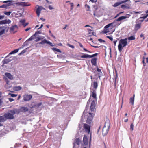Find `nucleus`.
Returning <instances> with one entry per match:
<instances>
[{"mask_svg": "<svg viewBox=\"0 0 148 148\" xmlns=\"http://www.w3.org/2000/svg\"><path fill=\"white\" fill-rule=\"evenodd\" d=\"M27 40L25 42L23 43L22 45V46L23 47H24L25 46L28 45V43L27 42Z\"/></svg>", "mask_w": 148, "mask_h": 148, "instance_id": "obj_42", "label": "nucleus"}, {"mask_svg": "<svg viewBox=\"0 0 148 148\" xmlns=\"http://www.w3.org/2000/svg\"><path fill=\"white\" fill-rule=\"evenodd\" d=\"M141 24H137L135 25V29L136 30H138L141 27Z\"/></svg>", "mask_w": 148, "mask_h": 148, "instance_id": "obj_28", "label": "nucleus"}, {"mask_svg": "<svg viewBox=\"0 0 148 148\" xmlns=\"http://www.w3.org/2000/svg\"><path fill=\"white\" fill-rule=\"evenodd\" d=\"M5 118L4 116H0V122H4L5 120Z\"/></svg>", "mask_w": 148, "mask_h": 148, "instance_id": "obj_33", "label": "nucleus"}, {"mask_svg": "<svg viewBox=\"0 0 148 148\" xmlns=\"http://www.w3.org/2000/svg\"><path fill=\"white\" fill-rule=\"evenodd\" d=\"M46 1L47 3H49V4H52V2H49V1H48V0H46Z\"/></svg>", "mask_w": 148, "mask_h": 148, "instance_id": "obj_62", "label": "nucleus"}, {"mask_svg": "<svg viewBox=\"0 0 148 148\" xmlns=\"http://www.w3.org/2000/svg\"><path fill=\"white\" fill-rule=\"evenodd\" d=\"M79 45L81 47L83 48V46L80 43H79Z\"/></svg>", "mask_w": 148, "mask_h": 148, "instance_id": "obj_63", "label": "nucleus"}, {"mask_svg": "<svg viewBox=\"0 0 148 148\" xmlns=\"http://www.w3.org/2000/svg\"><path fill=\"white\" fill-rule=\"evenodd\" d=\"M41 104L42 103H39L36 104V107H40L41 105Z\"/></svg>", "mask_w": 148, "mask_h": 148, "instance_id": "obj_53", "label": "nucleus"}, {"mask_svg": "<svg viewBox=\"0 0 148 148\" xmlns=\"http://www.w3.org/2000/svg\"><path fill=\"white\" fill-rule=\"evenodd\" d=\"M16 109L10 110L8 113L4 114L5 118L7 119H12L14 118V115L15 114Z\"/></svg>", "mask_w": 148, "mask_h": 148, "instance_id": "obj_2", "label": "nucleus"}, {"mask_svg": "<svg viewBox=\"0 0 148 148\" xmlns=\"http://www.w3.org/2000/svg\"><path fill=\"white\" fill-rule=\"evenodd\" d=\"M18 27L17 25H14L12 26L10 28V32L14 34L18 31Z\"/></svg>", "mask_w": 148, "mask_h": 148, "instance_id": "obj_6", "label": "nucleus"}, {"mask_svg": "<svg viewBox=\"0 0 148 148\" xmlns=\"http://www.w3.org/2000/svg\"><path fill=\"white\" fill-rule=\"evenodd\" d=\"M93 86L94 88L96 89L98 86V83L97 82L94 81L93 82Z\"/></svg>", "mask_w": 148, "mask_h": 148, "instance_id": "obj_31", "label": "nucleus"}, {"mask_svg": "<svg viewBox=\"0 0 148 148\" xmlns=\"http://www.w3.org/2000/svg\"><path fill=\"white\" fill-rule=\"evenodd\" d=\"M67 45L73 48H74V46L73 45H71V44L69 43L67 44Z\"/></svg>", "mask_w": 148, "mask_h": 148, "instance_id": "obj_46", "label": "nucleus"}, {"mask_svg": "<svg viewBox=\"0 0 148 148\" xmlns=\"http://www.w3.org/2000/svg\"><path fill=\"white\" fill-rule=\"evenodd\" d=\"M43 38H41L40 37H37V39L35 40L36 42H37L38 41H39L40 40L42 39Z\"/></svg>", "mask_w": 148, "mask_h": 148, "instance_id": "obj_39", "label": "nucleus"}, {"mask_svg": "<svg viewBox=\"0 0 148 148\" xmlns=\"http://www.w3.org/2000/svg\"><path fill=\"white\" fill-rule=\"evenodd\" d=\"M127 5L128 6H125V5L123 4L121 6V8L124 10L125 9H129L131 8H129V6H128V5Z\"/></svg>", "mask_w": 148, "mask_h": 148, "instance_id": "obj_26", "label": "nucleus"}, {"mask_svg": "<svg viewBox=\"0 0 148 148\" xmlns=\"http://www.w3.org/2000/svg\"><path fill=\"white\" fill-rule=\"evenodd\" d=\"M115 23V21L113 22L109 23L106 25L104 27L105 29L104 32L105 33H106L109 32L110 31V30L113 28L115 26L114 25V24Z\"/></svg>", "mask_w": 148, "mask_h": 148, "instance_id": "obj_4", "label": "nucleus"}, {"mask_svg": "<svg viewBox=\"0 0 148 148\" xmlns=\"http://www.w3.org/2000/svg\"><path fill=\"white\" fill-rule=\"evenodd\" d=\"M83 49L86 52H88V53H90V51H89L87 49H86L85 48H83Z\"/></svg>", "mask_w": 148, "mask_h": 148, "instance_id": "obj_54", "label": "nucleus"}, {"mask_svg": "<svg viewBox=\"0 0 148 148\" xmlns=\"http://www.w3.org/2000/svg\"><path fill=\"white\" fill-rule=\"evenodd\" d=\"M71 10H72L73 8V3H71Z\"/></svg>", "mask_w": 148, "mask_h": 148, "instance_id": "obj_59", "label": "nucleus"}, {"mask_svg": "<svg viewBox=\"0 0 148 148\" xmlns=\"http://www.w3.org/2000/svg\"><path fill=\"white\" fill-rule=\"evenodd\" d=\"M11 21L10 20L7 19L2 20L0 21V25L5 24H10L11 23Z\"/></svg>", "mask_w": 148, "mask_h": 148, "instance_id": "obj_17", "label": "nucleus"}, {"mask_svg": "<svg viewBox=\"0 0 148 148\" xmlns=\"http://www.w3.org/2000/svg\"><path fill=\"white\" fill-rule=\"evenodd\" d=\"M28 24V23H25L24 25H23L24 27H25V26H27Z\"/></svg>", "mask_w": 148, "mask_h": 148, "instance_id": "obj_60", "label": "nucleus"}, {"mask_svg": "<svg viewBox=\"0 0 148 148\" xmlns=\"http://www.w3.org/2000/svg\"><path fill=\"white\" fill-rule=\"evenodd\" d=\"M83 143L85 145H87L88 143V139L87 136L84 135L83 138Z\"/></svg>", "mask_w": 148, "mask_h": 148, "instance_id": "obj_20", "label": "nucleus"}, {"mask_svg": "<svg viewBox=\"0 0 148 148\" xmlns=\"http://www.w3.org/2000/svg\"><path fill=\"white\" fill-rule=\"evenodd\" d=\"M134 125L133 123H132L130 125V130L131 131H132L134 130Z\"/></svg>", "mask_w": 148, "mask_h": 148, "instance_id": "obj_37", "label": "nucleus"}, {"mask_svg": "<svg viewBox=\"0 0 148 148\" xmlns=\"http://www.w3.org/2000/svg\"><path fill=\"white\" fill-rule=\"evenodd\" d=\"M131 16V15L127 14L125 15V16H122L119 17L117 19H116V21H119L122 20H124V21H126L128 20L127 18H128Z\"/></svg>", "mask_w": 148, "mask_h": 148, "instance_id": "obj_5", "label": "nucleus"}, {"mask_svg": "<svg viewBox=\"0 0 148 148\" xmlns=\"http://www.w3.org/2000/svg\"><path fill=\"white\" fill-rule=\"evenodd\" d=\"M97 58H94L91 60V63L93 65L95 66L96 64V61Z\"/></svg>", "mask_w": 148, "mask_h": 148, "instance_id": "obj_24", "label": "nucleus"}, {"mask_svg": "<svg viewBox=\"0 0 148 148\" xmlns=\"http://www.w3.org/2000/svg\"><path fill=\"white\" fill-rule=\"evenodd\" d=\"M110 125V123L108 119L106 120L104 126L102 130V133L103 135H106L108 133Z\"/></svg>", "mask_w": 148, "mask_h": 148, "instance_id": "obj_3", "label": "nucleus"}, {"mask_svg": "<svg viewBox=\"0 0 148 148\" xmlns=\"http://www.w3.org/2000/svg\"><path fill=\"white\" fill-rule=\"evenodd\" d=\"M14 89L15 90L19 91L21 90V87L20 86H16L14 87Z\"/></svg>", "mask_w": 148, "mask_h": 148, "instance_id": "obj_32", "label": "nucleus"}, {"mask_svg": "<svg viewBox=\"0 0 148 148\" xmlns=\"http://www.w3.org/2000/svg\"><path fill=\"white\" fill-rule=\"evenodd\" d=\"M18 50H19L18 49H15L14 50H13V51H12V52H10L9 53L8 55H11V54L16 53L18 52Z\"/></svg>", "mask_w": 148, "mask_h": 148, "instance_id": "obj_30", "label": "nucleus"}, {"mask_svg": "<svg viewBox=\"0 0 148 148\" xmlns=\"http://www.w3.org/2000/svg\"><path fill=\"white\" fill-rule=\"evenodd\" d=\"M30 29H31V28L30 27H29V28H27L26 29H25V31H27L28 30H29Z\"/></svg>", "mask_w": 148, "mask_h": 148, "instance_id": "obj_64", "label": "nucleus"}, {"mask_svg": "<svg viewBox=\"0 0 148 148\" xmlns=\"http://www.w3.org/2000/svg\"><path fill=\"white\" fill-rule=\"evenodd\" d=\"M16 4L18 5H21L23 6H29L31 5L29 3V2H18L16 3Z\"/></svg>", "mask_w": 148, "mask_h": 148, "instance_id": "obj_13", "label": "nucleus"}, {"mask_svg": "<svg viewBox=\"0 0 148 148\" xmlns=\"http://www.w3.org/2000/svg\"><path fill=\"white\" fill-rule=\"evenodd\" d=\"M45 43L48 44L50 46H53L52 43L50 41H47L46 39L44 40H43L41 41L40 42L38 43L39 44L43 45Z\"/></svg>", "mask_w": 148, "mask_h": 148, "instance_id": "obj_14", "label": "nucleus"}, {"mask_svg": "<svg viewBox=\"0 0 148 148\" xmlns=\"http://www.w3.org/2000/svg\"><path fill=\"white\" fill-rule=\"evenodd\" d=\"M42 9V7L41 6H38V8L37 9L36 13L38 17L39 16L40 14L41 11Z\"/></svg>", "mask_w": 148, "mask_h": 148, "instance_id": "obj_18", "label": "nucleus"}, {"mask_svg": "<svg viewBox=\"0 0 148 148\" xmlns=\"http://www.w3.org/2000/svg\"><path fill=\"white\" fill-rule=\"evenodd\" d=\"M7 6L6 4H3L1 6H0V8H6L7 7Z\"/></svg>", "mask_w": 148, "mask_h": 148, "instance_id": "obj_40", "label": "nucleus"}, {"mask_svg": "<svg viewBox=\"0 0 148 148\" xmlns=\"http://www.w3.org/2000/svg\"><path fill=\"white\" fill-rule=\"evenodd\" d=\"M87 30L88 32V36H91L94 35V32L92 30H91L90 29H88Z\"/></svg>", "mask_w": 148, "mask_h": 148, "instance_id": "obj_22", "label": "nucleus"}, {"mask_svg": "<svg viewBox=\"0 0 148 148\" xmlns=\"http://www.w3.org/2000/svg\"><path fill=\"white\" fill-rule=\"evenodd\" d=\"M88 116L87 119L86 120V123L88 124H90L91 123L93 119V116L92 114L91 113H89L88 115H87Z\"/></svg>", "mask_w": 148, "mask_h": 148, "instance_id": "obj_7", "label": "nucleus"}, {"mask_svg": "<svg viewBox=\"0 0 148 148\" xmlns=\"http://www.w3.org/2000/svg\"><path fill=\"white\" fill-rule=\"evenodd\" d=\"M11 12H4V14H5L6 15L9 16Z\"/></svg>", "mask_w": 148, "mask_h": 148, "instance_id": "obj_41", "label": "nucleus"}, {"mask_svg": "<svg viewBox=\"0 0 148 148\" xmlns=\"http://www.w3.org/2000/svg\"><path fill=\"white\" fill-rule=\"evenodd\" d=\"M32 97V96L31 95L25 94L23 96V100L25 101H29Z\"/></svg>", "mask_w": 148, "mask_h": 148, "instance_id": "obj_8", "label": "nucleus"}, {"mask_svg": "<svg viewBox=\"0 0 148 148\" xmlns=\"http://www.w3.org/2000/svg\"><path fill=\"white\" fill-rule=\"evenodd\" d=\"M135 95L134 94L132 97H131L130 99V103H131L132 105H133L134 102V99Z\"/></svg>", "mask_w": 148, "mask_h": 148, "instance_id": "obj_27", "label": "nucleus"}, {"mask_svg": "<svg viewBox=\"0 0 148 148\" xmlns=\"http://www.w3.org/2000/svg\"><path fill=\"white\" fill-rule=\"evenodd\" d=\"M97 53H95V54L92 55H89L86 54H84L82 55L81 56V58H91L94 57L95 56H97Z\"/></svg>", "mask_w": 148, "mask_h": 148, "instance_id": "obj_11", "label": "nucleus"}, {"mask_svg": "<svg viewBox=\"0 0 148 148\" xmlns=\"http://www.w3.org/2000/svg\"><path fill=\"white\" fill-rule=\"evenodd\" d=\"M17 96V95L14 94H11V96L12 97H16Z\"/></svg>", "mask_w": 148, "mask_h": 148, "instance_id": "obj_50", "label": "nucleus"}, {"mask_svg": "<svg viewBox=\"0 0 148 148\" xmlns=\"http://www.w3.org/2000/svg\"><path fill=\"white\" fill-rule=\"evenodd\" d=\"M128 39L129 40H134L135 39V38L134 36H132L128 37Z\"/></svg>", "mask_w": 148, "mask_h": 148, "instance_id": "obj_34", "label": "nucleus"}, {"mask_svg": "<svg viewBox=\"0 0 148 148\" xmlns=\"http://www.w3.org/2000/svg\"><path fill=\"white\" fill-rule=\"evenodd\" d=\"M7 29L6 31L8 30V28L6 26H3L0 27V36L5 33V31Z\"/></svg>", "mask_w": 148, "mask_h": 148, "instance_id": "obj_10", "label": "nucleus"}, {"mask_svg": "<svg viewBox=\"0 0 148 148\" xmlns=\"http://www.w3.org/2000/svg\"><path fill=\"white\" fill-rule=\"evenodd\" d=\"M9 55H8L5 57V58L2 61V63L3 64H7L10 62L12 60L11 59V57L8 59H7V58L9 56Z\"/></svg>", "mask_w": 148, "mask_h": 148, "instance_id": "obj_12", "label": "nucleus"}, {"mask_svg": "<svg viewBox=\"0 0 148 148\" xmlns=\"http://www.w3.org/2000/svg\"><path fill=\"white\" fill-rule=\"evenodd\" d=\"M148 16V15H146L145 16H144L143 17H140V18L145 19Z\"/></svg>", "mask_w": 148, "mask_h": 148, "instance_id": "obj_48", "label": "nucleus"}, {"mask_svg": "<svg viewBox=\"0 0 148 148\" xmlns=\"http://www.w3.org/2000/svg\"><path fill=\"white\" fill-rule=\"evenodd\" d=\"M4 18V16L0 15V19H2Z\"/></svg>", "mask_w": 148, "mask_h": 148, "instance_id": "obj_61", "label": "nucleus"}, {"mask_svg": "<svg viewBox=\"0 0 148 148\" xmlns=\"http://www.w3.org/2000/svg\"><path fill=\"white\" fill-rule=\"evenodd\" d=\"M49 9L50 10H52V9H53V7H52L51 6V5H49Z\"/></svg>", "mask_w": 148, "mask_h": 148, "instance_id": "obj_58", "label": "nucleus"}, {"mask_svg": "<svg viewBox=\"0 0 148 148\" xmlns=\"http://www.w3.org/2000/svg\"><path fill=\"white\" fill-rule=\"evenodd\" d=\"M127 2H128L127 3L125 4V6H128L127 5H128L129 8H131L130 6L131 2L130 1H130H127Z\"/></svg>", "mask_w": 148, "mask_h": 148, "instance_id": "obj_36", "label": "nucleus"}, {"mask_svg": "<svg viewBox=\"0 0 148 148\" xmlns=\"http://www.w3.org/2000/svg\"><path fill=\"white\" fill-rule=\"evenodd\" d=\"M98 40L101 43H102V42H105V41L104 40H103L101 39H99Z\"/></svg>", "mask_w": 148, "mask_h": 148, "instance_id": "obj_49", "label": "nucleus"}, {"mask_svg": "<svg viewBox=\"0 0 148 148\" xmlns=\"http://www.w3.org/2000/svg\"><path fill=\"white\" fill-rule=\"evenodd\" d=\"M97 0H90V1L93 3H95L97 2Z\"/></svg>", "mask_w": 148, "mask_h": 148, "instance_id": "obj_52", "label": "nucleus"}, {"mask_svg": "<svg viewBox=\"0 0 148 148\" xmlns=\"http://www.w3.org/2000/svg\"><path fill=\"white\" fill-rule=\"evenodd\" d=\"M20 21L22 23L23 25L25 23V20H23Z\"/></svg>", "mask_w": 148, "mask_h": 148, "instance_id": "obj_47", "label": "nucleus"}, {"mask_svg": "<svg viewBox=\"0 0 148 148\" xmlns=\"http://www.w3.org/2000/svg\"><path fill=\"white\" fill-rule=\"evenodd\" d=\"M107 38H108L111 41H112L113 40V38L112 37H111L107 36Z\"/></svg>", "mask_w": 148, "mask_h": 148, "instance_id": "obj_45", "label": "nucleus"}, {"mask_svg": "<svg viewBox=\"0 0 148 148\" xmlns=\"http://www.w3.org/2000/svg\"><path fill=\"white\" fill-rule=\"evenodd\" d=\"M92 97L94 98L95 99H97V97H96V91L95 90H93V91L92 92Z\"/></svg>", "mask_w": 148, "mask_h": 148, "instance_id": "obj_29", "label": "nucleus"}, {"mask_svg": "<svg viewBox=\"0 0 148 148\" xmlns=\"http://www.w3.org/2000/svg\"><path fill=\"white\" fill-rule=\"evenodd\" d=\"M117 41L116 40H114L113 41V43L114 44V46L116 45V43L117 42Z\"/></svg>", "mask_w": 148, "mask_h": 148, "instance_id": "obj_55", "label": "nucleus"}, {"mask_svg": "<svg viewBox=\"0 0 148 148\" xmlns=\"http://www.w3.org/2000/svg\"><path fill=\"white\" fill-rule=\"evenodd\" d=\"M23 111L24 112L28 111V109L27 107H22L21 108Z\"/></svg>", "mask_w": 148, "mask_h": 148, "instance_id": "obj_35", "label": "nucleus"}, {"mask_svg": "<svg viewBox=\"0 0 148 148\" xmlns=\"http://www.w3.org/2000/svg\"><path fill=\"white\" fill-rule=\"evenodd\" d=\"M114 77H115V84L116 79L118 78V75H117V73H116V74L114 75Z\"/></svg>", "mask_w": 148, "mask_h": 148, "instance_id": "obj_44", "label": "nucleus"}, {"mask_svg": "<svg viewBox=\"0 0 148 148\" xmlns=\"http://www.w3.org/2000/svg\"><path fill=\"white\" fill-rule=\"evenodd\" d=\"M5 75L10 80H12L13 79V75L10 73L6 72L5 73Z\"/></svg>", "mask_w": 148, "mask_h": 148, "instance_id": "obj_21", "label": "nucleus"}, {"mask_svg": "<svg viewBox=\"0 0 148 148\" xmlns=\"http://www.w3.org/2000/svg\"><path fill=\"white\" fill-rule=\"evenodd\" d=\"M130 0H125L124 1H122L120 2H117L114 4L113 6L114 7H116L119 5H120L121 4L123 3H125L127 2V1H129Z\"/></svg>", "mask_w": 148, "mask_h": 148, "instance_id": "obj_16", "label": "nucleus"}, {"mask_svg": "<svg viewBox=\"0 0 148 148\" xmlns=\"http://www.w3.org/2000/svg\"><path fill=\"white\" fill-rule=\"evenodd\" d=\"M133 12L135 14H137V13L140 14L141 13V12L140 11H139V12L133 11Z\"/></svg>", "mask_w": 148, "mask_h": 148, "instance_id": "obj_56", "label": "nucleus"}, {"mask_svg": "<svg viewBox=\"0 0 148 148\" xmlns=\"http://www.w3.org/2000/svg\"><path fill=\"white\" fill-rule=\"evenodd\" d=\"M95 107V103L94 101H93L91 103L90 106V110L91 111H93Z\"/></svg>", "mask_w": 148, "mask_h": 148, "instance_id": "obj_19", "label": "nucleus"}, {"mask_svg": "<svg viewBox=\"0 0 148 148\" xmlns=\"http://www.w3.org/2000/svg\"><path fill=\"white\" fill-rule=\"evenodd\" d=\"M84 128L85 131L87 132L88 134L90 133V127L87 124H85L84 125Z\"/></svg>", "mask_w": 148, "mask_h": 148, "instance_id": "obj_15", "label": "nucleus"}, {"mask_svg": "<svg viewBox=\"0 0 148 148\" xmlns=\"http://www.w3.org/2000/svg\"><path fill=\"white\" fill-rule=\"evenodd\" d=\"M9 100L10 102H12L14 100V99L13 98H9Z\"/></svg>", "mask_w": 148, "mask_h": 148, "instance_id": "obj_57", "label": "nucleus"}, {"mask_svg": "<svg viewBox=\"0 0 148 148\" xmlns=\"http://www.w3.org/2000/svg\"><path fill=\"white\" fill-rule=\"evenodd\" d=\"M127 39L125 38V39H121L119 42L118 45V49L120 52H121L123 48L126 46L127 44Z\"/></svg>", "mask_w": 148, "mask_h": 148, "instance_id": "obj_1", "label": "nucleus"}, {"mask_svg": "<svg viewBox=\"0 0 148 148\" xmlns=\"http://www.w3.org/2000/svg\"><path fill=\"white\" fill-rule=\"evenodd\" d=\"M85 7H86L88 9L87 10V11H89V10H90L89 9H90V7L89 5L86 4V5H85Z\"/></svg>", "mask_w": 148, "mask_h": 148, "instance_id": "obj_51", "label": "nucleus"}, {"mask_svg": "<svg viewBox=\"0 0 148 148\" xmlns=\"http://www.w3.org/2000/svg\"><path fill=\"white\" fill-rule=\"evenodd\" d=\"M52 49L53 50H55L57 52H61V51L60 49L56 48H53Z\"/></svg>", "mask_w": 148, "mask_h": 148, "instance_id": "obj_38", "label": "nucleus"}, {"mask_svg": "<svg viewBox=\"0 0 148 148\" xmlns=\"http://www.w3.org/2000/svg\"><path fill=\"white\" fill-rule=\"evenodd\" d=\"M4 79L6 81L7 84H8L10 82L8 81V79L6 77H4Z\"/></svg>", "mask_w": 148, "mask_h": 148, "instance_id": "obj_43", "label": "nucleus"}, {"mask_svg": "<svg viewBox=\"0 0 148 148\" xmlns=\"http://www.w3.org/2000/svg\"><path fill=\"white\" fill-rule=\"evenodd\" d=\"M38 32H36L34 35L32 36L28 40H27V41H32V40H33V39H34L35 38L36 35L37 34H38Z\"/></svg>", "mask_w": 148, "mask_h": 148, "instance_id": "obj_23", "label": "nucleus"}, {"mask_svg": "<svg viewBox=\"0 0 148 148\" xmlns=\"http://www.w3.org/2000/svg\"><path fill=\"white\" fill-rule=\"evenodd\" d=\"M97 71L98 72V77L100 78L102 74V72H101V70L99 68H97Z\"/></svg>", "mask_w": 148, "mask_h": 148, "instance_id": "obj_25", "label": "nucleus"}, {"mask_svg": "<svg viewBox=\"0 0 148 148\" xmlns=\"http://www.w3.org/2000/svg\"><path fill=\"white\" fill-rule=\"evenodd\" d=\"M3 3H7V7L13 5L14 4H16V3H15L14 1L13 0H8L3 2Z\"/></svg>", "mask_w": 148, "mask_h": 148, "instance_id": "obj_9", "label": "nucleus"}]
</instances>
